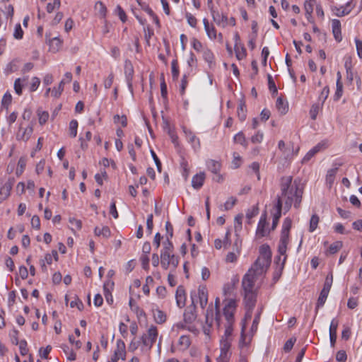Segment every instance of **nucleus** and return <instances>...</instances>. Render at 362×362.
I'll return each mask as SVG.
<instances>
[{"label":"nucleus","instance_id":"nucleus-1","mask_svg":"<svg viewBox=\"0 0 362 362\" xmlns=\"http://www.w3.org/2000/svg\"><path fill=\"white\" fill-rule=\"evenodd\" d=\"M281 194L277 196V200L281 202V206L284 202V209L288 211L292 204L298 209L300 207L303 189L299 187L298 184L295 180L293 182L292 176H284L280 179Z\"/></svg>","mask_w":362,"mask_h":362},{"label":"nucleus","instance_id":"nucleus-2","mask_svg":"<svg viewBox=\"0 0 362 362\" xmlns=\"http://www.w3.org/2000/svg\"><path fill=\"white\" fill-rule=\"evenodd\" d=\"M261 276H255L254 274L247 272L242 279V288L243 290L244 303L247 313H252L257 302V290L255 284Z\"/></svg>","mask_w":362,"mask_h":362},{"label":"nucleus","instance_id":"nucleus-3","mask_svg":"<svg viewBox=\"0 0 362 362\" xmlns=\"http://www.w3.org/2000/svg\"><path fill=\"white\" fill-rule=\"evenodd\" d=\"M259 252L260 256L255 260L247 272L254 274L255 276H262L271 264L272 252L267 245H262L259 248Z\"/></svg>","mask_w":362,"mask_h":362},{"label":"nucleus","instance_id":"nucleus-4","mask_svg":"<svg viewBox=\"0 0 362 362\" xmlns=\"http://www.w3.org/2000/svg\"><path fill=\"white\" fill-rule=\"evenodd\" d=\"M291 219L290 218H286L283 223L281 238L278 247V252L281 255H284L286 252L287 245L289 241V233L291 228Z\"/></svg>","mask_w":362,"mask_h":362},{"label":"nucleus","instance_id":"nucleus-5","mask_svg":"<svg viewBox=\"0 0 362 362\" xmlns=\"http://www.w3.org/2000/svg\"><path fill=\"white\" fill-rule=\"evenodd\" d=\"M158 337V330L156 326H151L147 334H144L141 337V341L144 346L148 347L150 349L156 342Z\"/></svg>","mask_w":362,"mask_h":362},{"label":"nucleus","instance_id":"nucleus-6","mask_svg":"<svg viewBox=\"0 0 362 362\" xmlns=\"http://www.w3.org/2000/svg\"><path fill=\"white\" fill-rule=\"evenodd\" d=\"M194 296H196L195 292L191 293L192 304L187 307L184 313V321L187 324H192L197 319L196 313V305Z\"/></svg>","mask_w":362,"mask_h":362},{"label":"nucleus","instance_id":"nucleus-7","mask_svg":"<svg viewBox=\"0 0 362 362\" xmlns=\"http://www.w3.org/2000/svg\"><path fill=\"white\" fill-rule=\"evenodd\" d=\"M220 344L221 353L217 358V362H228L230 357L229 350L231 345V339H221Z\"/></svg>","mask_w":362,"mask_h":362},{"label":"nucleus","instance_id":"nucleus-8","mask_svg":"<svg viewBox=\"0 0 362 362\" xmlns=\"http://www.w3.org/2000/svg\"><path fill=\"white\" fill-rule=\"evenodd\" d=\"M160 264L164 269H168L170 265L175 269L179 264L178 257L175 255L160 253Z\"/></svg>","mask_w":362,"mask_h":362},{"label":"nucleus","instance_id":"nucleus-9","mask_svg":"<svg viewBox=\"0 0 362 362\" xmlns=\"http://www.w3.org/2000/svg\"><path fill=\"white\" fill-rule=\"evenodd\" d=\"M236 303L234 300H230L223 308V315L226 320V322H234V313L235 310Z\"/></svg>","mask_w":362,"mask_h":362},{"label":"nucleus","instance_id":"nucleus-10","mask_svg":"<svg viewBox=\"0 0 362 362\" xmlns=\"http://www.w3.org/2000/svg\"><path fill=\"white\" fill-rule=\"evenodd\" d=\"M33 132V124H29L26 128H23V124H20L19 129L16 134V139L26 142Z\"/></svg>","mask_w":362,"mask_h":362},{"label":"nucleus","instance_id":"nucleus-11","mask_svg":"<svg viewBox=\"0 0 362 362\" xmlns=\"http://www.w3.org/2000/svg\"><path fill=\"white\" fill-rule=\"evenodd\" d=\"M124 74L126 81L131 92L133 91L132 79L134 76V67L129 60H126L124 62Z\"/></svg>","mask_w":362,"mask_h":362},{"label":"nucleus","instance_id":"nucleus-12","mask_svg":"<svg viewBox=\"0 0 362 362\" xmlns=\"http://www.w3.org/2000/svg\"><path fill=\"white\" fill-rule=\"evenodd\" d=\"M14 182V178H9L7 182L0 188V202H3L8 197Z\"/></svg>","mask_w":362,"mask_h":362},{"label":"nucleus","instance_id":"nucleus-13","mask_svg":"<svg viewBox=\"0 0 362 362\" xmlns=\"http://www.w3.org/2000/svg\"><path fill=\"white\" fill-rule=\"evenodd\" d=\"M176 303L177 305L182 308L185 305L186 296L185 291L182 286H179L177 288L175 293Z\"/></svg>","mask_w":362,"mask_h":362},{"label":"nucleus","instance_id":"nucleus-14","mask_svg":"<svg viewBox=\"0 0 362 362\" xmlns=\"http://www.w3.org/2000/svg\"><path fill=\"white\" fill-rule=\"evenodd\" d=\"M267 226V214L266 212L262 215L259 221L256 235L258 238H263L267 235L265 227Z\"/></svg>","mask_w":362,"mask_h":362},{"label":"nucleus","instance_id":"nucleus-15","mask_svg":"<svg viewBox=\"0 0 362 362\" xmlns=\"http://www.w3.org/2000/svg\"><path fill=\"white\" fill-rule=\"evenodd\" d=\"M206 175L204 172H201L193 176L192 179V186L194 189H199L204 185Z\"/></svg>","mask_w":362,"mask_h":362},{"label":"nucleus","instance_id":"nucleus-16","mask_svg":"<svg viewBox=\"0 0 362 362\" xmlns=\"http://www.w3.org/2000/svg\"><path fill=\"white\" fill-rule=\"evenodd\" d=\"M198 298L199 304L202 309H204L208 303V292L205 286H199L198 288Z\"/></svg>","mask_w":362,"mask_h":362},{"label":"nucleus","instance_id":"nucleus-17","mask_svg":"<svg viewBox=\"0 0 362 362\" xmlns=\"http://www.w3.org/2000/svg\"><path fill=\"white\" fill-rule=\"evenodd\" d=\"M332 33L334 39L337 42H341L342 40L341 33V23L338 19H333L332 21Z\"/></svg>","mask_w":362,"mask_h":362},{"label":"nucleus","instance_id":"nucleus-18","mask_svg":"<svg viewBox=\"0 0 362 362\" xmlns=\"http://www.w3.org/2000/svg\"><path fill=\"white\" fill-rule=\"evenodd\" d=\"M275 208H276V212L273 215V221H272V228H271L272 230H275V228H276V226L278 225L279 218L281 216L282 208H281V203L279 200L278 202H276Z\"/></svg>","mask_w":362,"mask_h":362},{"label":"nucleus","instance_id":"nucleus-19","mask_svg":"<svg viewBox=\"0 0 362 362\" xmlns=\"http://www.w3.org/2000/svg\"><path fill=\"white\" fill-rule=\"evenodd\" d=\"M213 19L218 24L225 27L227 25L228 18L226 15L220 13L218 11H215L211 9Z\"/></svg>","mask_w":362,"mask_h":362},{"label":"nucleus","instance_id":"nucleus-20","mask_svg":"<svg viewBox=\"0 0 362 362\" xmlns=\"http://www.w3.org/2000/svg\"><path fill=\"white\" fill-rule=\"evenodd\" d=\"M184 132L188 141L192 144L193 148L197 150L200 148V141L198 138L190 131L184 129Z\"/></svg>","mask_w":362,"mask_h":362},{"label":"nucleus","instance_id":"nucleus-21","mask_svg":"<svg viewBox=\"0 0 362 362\" xmlns=\"http://www.w3.org/2000/svg\"><path fill=\"white\" fill-rule=\"evenodd\" d=\"M323 146H324L323 144L319 143L315 146H314L303 157V158L302 160V163H305L309 161L317 153H318L322 149Z\"/></svg>","mask_w":362,"mask_h":362},{"label":"nucleus","instance_id":"nucleus-22","mask_svg":"<svg viewBox=\"0 0 362 362\" xmlns=\"http://www.w3.org/2000/svg\"><path fill=\"white\" fill-rule=\"evenodd\" d=\"M276 107L281 115H285L288 111V103H285L281 97L277 98Z\"/></svg>","mask_w":362,"mask_h":362},{"label":"nucleus","instance_id":"nucleus-23","mask_svg":"<svg viewBox=\"0 0 362 362\" xmlns=\"http://www.w3.org/2000/svg\"><path fill=\"white\" fill-rule=\"evenodd\" d=\"M203 23L204 25V29L206 32L207 35L211 39L216 38V30L214 26H210L209 21L206 18H204Z\"/></svg>","mask_w":362,"mask_h":362},{"label":"nucleus","instance_id":"nucleus-24","mask_svg":"<svg viewBox=\"0 0 362 362\" xmlns=\"http://www.w3.org/2000/svg\"><path fill=\"white\" fill-rule=\"evenodd\" d=\"M28 78H17L14 82V90L16 94L21 95L22 94L23 87L26 84Z\"/></svg>","mask_w":362,"mask_h":362},{"label":"nucleus","instance_id":"nucleus-25","mask_svg":"<svg viewBox=\"0 0 362 362\" xmlns=\"http://www.w3.org/2000/svg\"><path fill=\"white\" fill-rule=\"evenodd\" d=\"M209 170L214 174H217L221 170V163L214 160H209L207 163Z\"/></svg>","mask_w":362,"mask_h":362},{"label":"nucleus","instance_id":"nucleus-26","mask_svg":"<svg viewBox=\"0 0 362 362\" xmlns=\"http://www.w3.org/2000/svg\"><path fill=\"white\" fill-rule=\"evenodd\" d=\"M49 45L50 50L55 52L59 49L62 45V41L59 37H54L49 40Z\"/></svg>","mask_w":362,"mask_h":362},{"label":"nucleus","instance_id":"nucleus-27","mask_svg":"<svg viewBox=\"0 0 362 362\" xmlns=\"http://www.w3.org/2000/svg\"><path fill=\"white\" fill-rule=\"evenodd\" d=\"M173 248L174 247L173 243L170 241V238L169 237H166V240L163 242V248L161 250V252L174 255Z\"/></svg>","mask_w":362,"mask_h":362},{"label":"nucleus","instance_id":"nucleus-28","mask_svg":"<svg viewBox=\"0 0 362 362\" xmlns=\"http://www.w3.org/2000/svg\"><path fill=\"white\" fill-rule=\"evenodd\" d=\"M328 294H329V292L322 291V290L321 291V292L320 293V296L317 299V305H316V308H315L316 313H317L319 308L323 306L324 304L325 303V301L327 300Z\"/></svg>","mask_w":362,"mask_h":362},{"label":"nucleus","instance_id":"nucleus-29","mask_svg":"<svg viewBox=\"0 0 362 362\" xmlns=\"http://www.w3.org/2000/svg\"><path fill=\"white\" fill-rule=\"evenodd\" d=\"M95 235L97 236L103 235L105 238H108L111 235L110 230L107 226H103V228L95 227L94 229Z\"/></svg>","mask_w":362,"mask_h":362},{"label":"nucleus","instance_id":"nucleus-30","mask_svg":"<svg viewBox=\"0 0 362 362\" xmlns=\"http://www.w3.org/2000/svg\"><path fill=\"white\" fill-rule=\"evenodd\" d=\"M238 115L241 121L246 118V105L244 101H240L238 107Z\"/></svg>","mask_w":362,"mask_h":362},{"label":"nucleus","instance_id":"nucleus-31","mask_svg":"<svg viewBox=\"0 0 362 362\" xmlns=\"http://www.w3.org/2000/svg\"><path fill=\"white\" fill-rule=\"evenodd\" d=\"M171 69H172V75L173 79L174 81H177L179 76V67H178V62L177 59L173 60L171 63Z\"/></svg>","mask_w":362,"mask_h":362},{"label":"nucleus","instance_id":"nucleus-32","mask_svg":"<svg viewBox=\"0 0 362 362\" xmlns=\"http://www.w3.org/2000/svg\"><path fill=\"white\" fill-rule=\"evenodd\" d=\"M234 49H235L236 57L238 60H241L246 57V49L244 47V46H241L240 49L238 45H237V43H235Z\"/></svg>","mask_w":362,"mask_h":362},{"label":"nucleus","instance_id":"nucleus-33","mask_svg":"<svg viewBox=\"0 0 362 362\" xmlns=\"http://www.w3.org/2000/svg\"><path fill=\"white\" fill-rule=\"evenodd\" d=\"M37 116L39 119V123L40 125L45 124L48 118H49V113L47 111H42L41 110H37Z\"/></svg>","mask_w":362,"mask_h":362},{"label":"nucleus","instance_id":"nucleus-34","mask_svg":"<svg viewBox=\"0 0 362 362\" xmlns=\"http://www.w3.org/2000/svg\"><path fill=\"white\" fill-rule=\"evenodd\" d=\"M333 281V276L332 272H330L326 277L324 286L322 288V291H325L329 293Z\"/></svg>","mask_w":362,"mask_h":362},{"label":"nucleus","instance_id":"nucleus-35","mask_svg":"<svg viewBox=\"0 0 362 362\" xmlns=\"http://www.w3.org/2000/svg\"><path fill=\"white\" fill-rule=\"evenodd\" d=\"M320 218L317 214H313L310 221L309 231L313 232L317 227Z\"/></svg>","mask_w":362,"mask_h":362},{"label":"nucleus","instance_id":"nucleus-36","mask_svg":"<svg viewBox=\"0 0 362 362\" xmlns=\"http://www.w3.org/2000/svg\"><path fill=\"white\" fill-rule=\"evenodd\" d=\"M332 11L334 12V14L338 17H341L348 15L350 13V8H344V6H341L339 8L334 7L332 8Z\"/></svg>","mask_w":362,"mask_h":362},{"label":"nucleus","instance_id":"nucleus-37","mask_svg":"<svg viewBox=\"0 0 362 362\" xmlns=\"http://www.w3.org/2000/svg\"><path fill=\"white\" fill-rule=\"evenodd\" d=\"M233 325L231 322H226L225 325V332L224 335L222 337L221 339H230V337L233 332Z\"/></svg>","mask_w":362,"mask_h":362},{"label":"nucleus","instance_id":"nucleus-38","mask_svg":"<svg viewBox=\"0 0 362 362\" xmlns=\"http://www.w3.org/2000/svg\"><path fill=\"white\" fill-rule=\"evenodd\" d=\"M259 213L258 206H254L251 209H248L246 213V218L248 219V223L250 224V219L256 216Z\"/></svg>","mask_w":362,"mask_h":362},{"label":"nucleus","instance_id":"nucleus-39","mask_svg":"<svg viewBox=\"0 0 362 362\" xmlns=\"http://www.w3.org/2000/svg\"><path fill=\"white\" fill-rule=\"evenodd\" d=\"M204 59L211 66L214 64V54L211 50L206 49L203 52Z\"/></svg>","mask_w":362,"mask_h":362},{"label":"nucleus","instance_id":"nucleus-40","mask_svg":"<svg viewBox=\"0 0 362 362\" xmlns=\"http://www.w3.org/2000/svg\"><path fill=\"white\" fill-rule=\"evenodd\" d=\"M108 284H109V283L104 284V286H103L104 295H105V299H106V301L107 302V303H109L110 305H112L113 303V298H112V293H111L110 289L107 288Z\"/></svg>","mask_w":362,"mask_h":362},{"label":"nucleus","instance_id":"nucleus-41","mask_svg":"<svg viewBox=\"0 0 362 362\" xmlns=\"http://www.w3.org/2000/svg\"><path fill=\"white\" fill-rule=\"evenodd\" d=\"M155 320L158 324H162L166 320V315L165 313L160 310H156V313L154 315Z\"/></svg>","mask_w":362,"mask_h":362},{"label":"nucleus","instance_id":"nucleus-42","mask_svg":"<svg viewBox=\"0 0 362 362\" xmlns=\"http://www.w3.org/2000/svg\"><path fill=\"white\" fill-rule=\"evenodd\" d=\"M12 101V96L10 94V93L6 92L1 100V105L4 107L6 110L8 108V106L11 103Z\"/></svg>","mask_w":362,"mask_h":362},{"label":"nucleus","instance_id":"nucleus-43","mask_svg":"<svg viewBox=\"0 0 362 362\" xmlns=\"http://www.w3.org/2000/svg\"><path fill=\"white\" fill-rule=\"evenodd\" d=\"M78 122L76 119H73L69 123L70 136L71 137H76L77 135Z\"/></svg>","mask_w":362,"mask_h":362},{"label":"nucleus","instance_id":"nucleus-44","mask_svg":"<svg viewBox=\"0 0 362 362\" xmlns=\"http://www.w3.org/2000/svg\"><path fill=\"white\" fill-rule=\"evenodd\" d=\"M342 242L337 241L330 245L328 251L330 254H335L342 247Z\"/></svg>","mask_w":362,"mask_h":362},{"label":"nucleus","instance_id":"nucleus-45","mask_svg":"<svg viewBox=\"0 0 362 362\" xmlns=\"http://www.w3.org/2000/svg\"><path fill=\"white\" fill-rule=\"evenodd\" d=\"M234 141L235 142L239 143L244 146H247V142L246 141L245 135L243 134V132H239L237 134H235L234 136Z\"/></svg>","mask_w":362,"mask_h":362},{"label":"nucleus","instance_id":"nucleus-46","mask_svg":"<svg viewBox=\"0 0 362 362\" xmlns=\"http://www.w3.org/2000/svg\"><path fill=\"white\" fill-rule=\"evenodd\" d=\"M267 78H268V86H269V90L272 93L273 95L277 94V93H278L277 88L276 86V84L274 83V81L272 76L271 75L268 74Z\"/></svg>","mask_w":362,"mask_h":362},{"label":"nucleus","instance_id":"nucleus-47","mask_svg":"<svg viewBox=\"0 0 362 362\" xmlns=\"http://www.w3.org/2000/svg\"><path fill=\"white\" fill-rule=\"evenodd\" d=\"M304 8L305 11V16L308 19H309L312 16V13L313 11V5L308 1H305L304 3Z\"/></svg>","mask_w":362,"mask_h":362},{"label":"nucleus","instance_id":"nucleus-48","mask_svg":"<svg viewBox=\"0 0 362 362\" xmlns=\"http://www.w3.org/2000/svg\"><path fill=\"white\" fill-rule=\"evenodd\" d=\"M65 84V80H62L59 84V88L58 89H56V88H54L52 91V95L54 97V98H59L63 90H64V86Z\"/></svg>","mask_w":362,"mask_h":362},{"label":"nucleus","instance_id":"nucleus-49","mask_svg":"<svg viewBox=\"0 0 362 362\" xmlns=\"http://www.w3.org/2000/svg\"><path fill=\"white\" fill-rule=\"evenodd\" d=\"M213 322H214L213 310L208 308L206 310V321H205L206 325L205 326L211 327L212 325H213Z\"/></svg>","mask_w":362,"mask_h":362},{"label":"nucleus","instance_id":"nucleus-50","mask_svg":"<svg viewBox=\"0 0 362 362\" xmlns=\"http://www.w3.org/2000/svg\"><path fill=\"white\" fill-rule=\"evenodd\" d=\"M26 165V160L25 158L21 157L20 158L18 162V167L16 169V175H20L22 174L23 171L24 170V168Z\"/></svg>","mask_w":362,"mask_h":362},{"label":"nucleus","instance_id":"nucleus-51","mask_svg":"<svg viewBox=\"0 0 362 362\" xmlns=\"http://www.w3.org/2000/svg\"><path fill=\"white\" fill-rule=\"evenodd\" d=\"M296 341V338L295 337L290 338L288 341H286L284 346V351L289 352L293 349V346Z\"/></svg>","mask_w":362,"mask_h":362},{"label":"nucleus","instance_id":"nucleus-52","mask_svg":"<svg viewBox=\"0 0 362 362\" xmlns=\"http://www.w3.org/2000/svg\"><path fill=\"white\" fill-rule=\"evenodd\" d=\"M13 36L16 39L20 40L23 36V31L20 24H17L15 27Z\"/></svg>","mask_w":362,"mask_h":362},{"label":"nucleus","instance_id":"nucleus-53","mask_svg":"<svg viewBox=\"0 0 362 362\" xmlns=\"http://www.w3.org/2000/svg\"><path fill=\"white\" fill-rule=\"evenodd\" d=\"M337 171H338L337 166L329 170L327 172V180L329 181V182H333L334 177Z\"/></svg>","mask_w":362,"mask_h":362},{"label":"nucleus","instance_id":"nucleus-54","mask_svg":"<svg viewBox=\"0 0 362 362\" xmlns=\"http://www.w3.org/2000/svg\"><path fill=\"white\" fill-rule=\"evenodd\" d=\"M237 199L233 197H230L228 200L224 204V208L225 210L228 211L230 210L233 207V206L236 204Z\"/></svg>","mask_w":362,"mask_h":362},{"label":"nucleus","instance_id":"nucleus-55","mask_svg":"<svg viewBox=\"0 0 362 362\" xmlns=\"http://www.w3.org/2000/svg\"><path fill=\"white\" fill-rule=\"evenodd\" d=\"M19 344V349L21 354L25 356L28 354V349L27 348V341L25 340H21Z\"/></svg>","mask_w":362,"mask_h":362},{"label":"nucleus","instance_id":"nucleus-56","mask_svg":"<svg viewBox=\"0 0 362 362\" xmlns=\"http://www.w3.org/2000/svg\"><path fill=\"white\" fill-rule=\"evenodd\" d=\"M347 358V355L345 351H339L336 354V360L338 362H345Z\"/></svg>","mask_w":362,"mask_h":362},{"label":"nucleus","instance_id":"nucleus-57","mask_svg":"<svg viewBox=\"0 0 362 362\" xmlns=\"http://www.w3.org/2000/svg\"><path fill=\"white\" fill-rule=\"evenodd\" d=\"M329 93V89L328 86H325L322 90L321 91V93L319 97V100H322V103H325L326 99L327 98Z\"/></svg>","mask_w":362,"mask_h":362},{"label":"nucleus","instance_id":"nucleus-58","mask_svg":"<svg viewBox=\"0 0 362 362\" xmlns=\"http://www.w3.org/2000/svg\"><path fill=\"white\" fill-rule=\"evenodd\" d=\"M140 260L141 262L142 267L145 270L149 269V258L146 255H141Z\"/></svg>","mask_w":362,"mask_h":362},{"label":"nucleus","instance_id":"nucleus-59","mask_svg":"<svg viewBox=\"0 0 362 362\" xmlns=\"http://www.w3.org/2000/svg\"><path fill=\"white\" fill-rule=\"evenodd\" d=\"M120 119L121 124L123 127H127V118L126 115L119 116L118 115H116L114 116V122H117Z\"/></svg>","mask_w":362,"mask_h":362},{"label":"nucleus","instance_id":"nucleus-60","mask_svg":"<svg viewBox=\"0 0 362 362\" xmlns=\"http://www.w3.org/2000/svg\"><path fill=\"white\" fill-rule=\"evenodd\" d=\"M95 8L98 9L100 13L105 17L107 12L106 6L101 1H98L95 4Z\"/></svg>","mask_w":362,"mask_h":362},{"label":"nucleus","instance_id":"nucleus-61","mask_svg":"<svg viewBox=\"0 0 362 362\" xmlns=\"http://www.w3.org/2000/svg\"><path fill=\"white\" fill-rule=\"evenodd\" d=\"M31 225L33 228L37 230L40 228V220L38 216L35 215L32 217Z\"/></svg>","mask_w":362,"mask_h":362},{"label":"nucleus","instance_id":"nucleus-62","mask_svg":"<svg viewBox=\"0 0 362 362\" xmlns=\"http://www.w3.org/2000/svg\"><path fill=\"white\" fill-rule=\"evenodd\" d=\"M40 83V78L37 77H33L32 79V83H31L30 87V90L31 92L36 90L37 88H38Z\"/></svg>","mask_w":362,"mask_h":362},{"label":"nucleus","instance_id":"nucleus-63","mask_svg":"<svg viewBox=\"0 0 362 362\" xmlns=\"http://www.w3.org/2000/svg\"><path fill=\"white\" fill-rule=\"evenodd\" d=\"M186 18L190 26L193 28L196 27L197 21L194 16H193L191 13H187Z\"/></svg>","mask_w":362,"mask_h":362},{"label":"nucleus","instance_id":"nucleus-64","mask_svg":"<svg viewBox=\"0 0 362 362\" xmlns=\"http://www.w3.org/2000/svg\"><path fill=\"white\" fill-rule=\"evenodd\" d=\"M357 54L358 56L362 59V41L358 38L355 39Z\"/></svg>","mask_w":362,"mask_h":362}]
</instances>
